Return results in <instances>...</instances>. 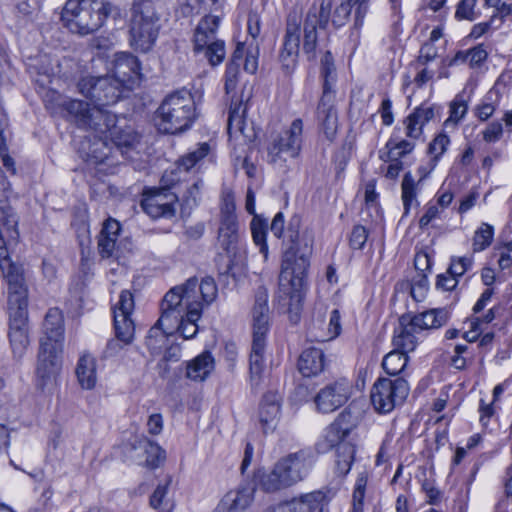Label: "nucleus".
<instances>
[{
  "mask_svg": "<svg viewBox=\"0 0 512 512\" xmlns=\"http://www.w3.org/2000/svg\"><path fill=\"white\" fill-rule=\"evenodd\" d=\"M62 106L79 127L94 130L98 137L108 139L114 131L116 116L99 106L91 108L88 103L81 100L65 101Z\"/></svg>",
  "mask_w": 512,
  "mask_h": 512,
  "instance_id": "11",
  "label": "nucleus"
},
{
  "mask_svg": "<svg viewBox=\"0 0 512 512\" xmlns=\"http://www.w3.org/2000/svg\"><path fill=\"white\" fill-rule=\"evenodd\" d=\"M483 139L487 143H494L501 139L503 135V126L499 121L491 122L482 132Z\"/></svg>",
  "mask_w": 512,
  "mask_h": 512,
  "instance_id": "56",
  "label": "nucleus"
},
{
  "mask_svg": "<svg viewBox=\"0 0 512 512\" xmlns=\"http://www.w3.org/2000/svg\"><path fill=\"white\" fill-rule=\"evenodd\" d=\"M0 252V269L8 284V340L13 358L20 361L30 345L28 290L21 266Z\"/></svg>",
  "mask_w": 512,
  "mask_h": 512,
  "instance_id": "4",
  "label": "nucleus"
},
{
  "mask_svg": "<svg viewBox=\"0 0 512 512\" xmlns=\"http://www.w3.org/2000/svg\"><path fill=\"white\" fill-rule=\"evenodd\" d=\"M409 390V384L404 377L379 378L371 389V403L379 414L390 413L404 403Z\"/></svg>",
  "mask_w": 512,
  "mask_h": 512,
  "instance_id": "13",
  "label": "nucleus"
},
{
  "mask_svg": "<svg viewBox=\"0 0 512 512\" xmlns=\"http://www.w3.org/2000/svg\"><path fill=\"white\" fill-rule=\"evenodd\" d=\"M210 146L207 143H202L199 147L181 157L178 161V168L180 170L189 171L197 163L209 154Z\"/></svg>",
  "mask_w": 512,
  "mask_h": 512,
  "instance_id": "42",
  "label": "nucleus"
},
{
  "mask_svg": "<svg viewBox=\"0 0 512 512\" xmlns=\"http://www.w3.org/2000/svg\"><path fill=\"white\" fill-rule=\"evenodd\" d=\"M315 462L311 449H301L281 457L269 472L259 478V484L265 492H277L290 488L303 481L310 473Z\"/></svg>",
  "mask_w": 512,
  "mask_h": 512,
  "instance_id": "5",
  "label": "nucleus"
},
{
  "mask_svg": "<svg viewBox=\"0 0 512 512\" xmlns=\"http://www.w3.org/2000/svg\"><path fill=\"white\" fill-rule=\"evenodd\" d=\"M367 482H368L367 472L359 473L357 476L356 482H355L354 490H353V495H352L353 500L364 501Z\"/></svg>",
  "mask_w": 512,
  "mask_h": 512,
  "instance_id": "58",
  "label": "nucleus"
},
{
  "mask_svg": "<svg viewBox=\"0 0 512 512\" xmlns=\"http://www.w3.org/2000/svg\"><path fill=\"white\" fill-rule=\"evenodd\" d=\"M494 236V229L487 223L482 225L475 231L473 237V251L480 252L490 246Z\"/></svg>",
  "mask_w": 512,
  "mask_h": 512,
  "instance_id": "45",
  "label": "nucleus"
},
{
  "mask_svg": "<svg viewBox=\"0 0 512 512\" xmlns=\"http://www.w3.org/2000/svg\"><path fill=\"white\" fill-rule=\"evenodd\" d=\"M368 238V231L362 225H356L353 227L349 243L352 249L360 250L364 247Z\"/></svg>",
  "mask_w": 512,
  "mask_h": 512,
  "instance_id": "52",
  "label": "nucleus"
},
{
  "mask_svg": "<svg viewBox=\"0 0 512 512\" xmlns=\"http://www.w3.org/2000/svg\"><path fill=\"white\" fill-rule=\"evenodd\" d=\"M113 130L108 139L118 150H121L122 154H124L122 149H131L139 142L138 135L131 127L121 128L116 125Z\"/></svg>",
  "mask_w": 512,
  "mask_h": 512,
  "instance_id": "38",
  "label": "nucleus"
},
{
  "mask_svg": "<svg viewBox=\"0 0 512 512\" xmlns=\"http://www.w3.org/2000/svg\"><path fill=\"white\" fill-rule=\"evenodd\" d=\"M300 35V23L296 16L290 15L287 19L283 45L279 54L281 67L286 74H291L297 65Z\"/></svg>",
  "mask_w": 512,
  "mask_h": 512,
  "instance_id": "20",
  "label": "nucleus"
},
{
  "mask_svg": "<svg viewBox=\"0 0 512 512\" xmlns=\"http://www.w3.org/2000/svg\"><path fill=\"white\" fill-rule=\"evenodd\" d=\"M141 206L145 213L152 218L171 217L175 213L174 206L171 205V203L159 204L157 199L149 198L147 196L142 200Z\"/></svg>",
  "mask_w": 512,
  "mask_h": 512,
  "instance_id": "41",
  "label": "nucleus"
},
{
  "mask_svg": "<svg viewBox=\"0 0 512 512\" xmlns=\"http://www.w3.org/2000/svg\"><path fill=\"white\" fill-rule=\"evenodd\" d=\"M356 453L355 444H345L340 446V450L336 452L335 471L339 476H346L351 470Z\"/></svg>",
  "mask_w": 512,
  "mask_h": 512,
  "instance_id": "40",
  "label": "nucleus"
},
{
  "mask_svg": "<svg viewBox=\"0 0 512 512\" xmlns=\"http://www.w3.org/2000/svg\"><path fill=\"white\" fill-rule=\"evenodd\" d=\"M402 190V201L405 209V213L407 214L410 210V207L413 201H416L417 197V183L415 182L412 174L407 172L402 180L401 184Z\"/></svg>",
  "mask_w": 512,
  "mask_h": 512,
  "instance_id": "44",
  "label": "nucleus"
},
{
  "mask_svg": "<svg viewBox=\"0 0 512 512\" xmlns=\"http://www.w3.org/2000/svg\"><path fill=\"white\" fill-rule=\"evenodd\" d=\"M357 426L356 418L347 411L342 412L325 430L323 441L318 443L321 452H327L333 448L336 452L340 446L355 444L356 435L354 430Z\"/></svg>",
  "mask_w": 512,
  "mask_h": 512,
  "instance_id": "18",
  "label": "nucleus"
},
{
  "mask_svg": "<svg viewBox=\"0 0 512 512\" xmlns=\"http://www.w3.org/2000/svg\"><path fill=\"white\" fill-rule=\"evenodd\" d=\"M131 449L140 451L137 455H145V463L147 466L155 468L165 459L164 450L155 442L149 440L147 437L135 436L130 441Z\"/></svg>",
  "mask_w": 512,
  "mask_h": 512,
  "instance_id": "30",
  "label": "nucleus"
},
{
  "mask_svg": "<svg viewBox=\"0 0 512 512\" xmlns=\"http://www.w3.org/2000/svg\"><path fill=\"white\" fill-rule=\"evenodd\" d=\"M300 226V217L293 216L282 237L286 249L279 275L280 291L289 297L290 308L294 306L296 309L303 299V291L307 284L312 247V238L307 233L300 234Z\"/></svg>",
  "mask_w": 512,
  "mask_h": 512,
  "instance_id": "3",
  "label": "nucleus"
},
{
  "mask_svg": "<svg viewBox=\"0 0 512 512\" xmlns=\"http://www.w3.org/2000/svg\"><path fill=\"white\" fill-rule=\"evenodd\" d=\"M300 226V217L293 216L282 237L286 249L279 275L280 291L289 297L290 308L294 306L296 309L303 299V291L307 284L312 247V238L307 233L300 234Z\"/></svg>",
  "mask_w": 512,
  "mask_h": 512,
  "instance_id": "2",
  "label": "nucleus"
},
{
  "mask_svg": "<svg viewBox=\"0 0 512 512\" xmlns=\"http://www.w3.org/2000/svg\"><path fill=\"white\" fill-rule=\"evenodd\" d=\"M214 369V358L203 352L187 364L186 376L194 381H203Z\"/></svg>",
  "mask_w": 512,
  "mask_h": 512,
  "instance_id": "36",
  "label": "nucleus"
},
{
  "mask_svg": "<svg viewBox=\"0 0 512 512\" xmlns=\"http://www.w3.org/2000/svg\"><path fill=\"white\" fill-rule=\"evenodd\" d=\"M217 242L230 259L228 269L231 264L241 260L244 250L240 245L239 224L235 214L234 197L231 193H226L222 197Z\"/></svg>",
  "mask_w": 512,
  "mask_h": 512,
  "instance_id": "9",
  "label": "nucleus"
},
{
  "mask_svg": "<svg viewBox=\"0 0 512 512\" xmlns=\"http://www.w3.org/2000/svg\"><path fill=\"white\" fill-rule=\"evenodd\" d=\"M441 212H442V210L439 208L438 205L429 204L425 213L422 215V217L419 220V227L421 229H423L424 227L429 225V223L431 221H433L434 219H436L440 216Z\"/></svg>",
  "mask_w": 512,
  "mask_h": 512,
  "instance_id": "61",
  "label": "nucleus"
},
{
  "mask_svg": "<svg viewBox=\"0 0 512 512\" xmlns=\"http://www.w3.org/2000/svg\"><path fill=\"white\" fill-rule=\"evenodd\" d=\"M414 147V143L407 140H402L397 143H394L392 140H389L386 144V148L388 149V157H394L398 159H401L405 155L411 153Z\"/></svg>",
  "mask_w": 512,
  "mask_h": 512,
  "instance_id": "49",
  "label": "nucleus"
},
{
  "mask_svg": "<svg viewBox=\"0 0 512 512\" xmlns=\"http://www.w3.org/2000/svg\"><path fill=\"white\" fill-rule=\"evenodd\" d=\"M217 294V285L212 277H205L200 283L196 277L189 278L165 294L159 323L172 333L178 331L184 339H191L198 332L197 321L203 307L214 302Z\"/></svg>",
  "mask_w": 512,
  "mask_h": 512,
  "instance_id": "1",
  "label": "nucleus"
},
{
  "mask_svg": "<svg viewBox=\"0 0 512 512\" xmlns=\"http://www.w3.org/2000/svg\"><path fill=\"white\" fill-rule=\"evenodd\" d=\"M219 22V17L207 15L201 19L194 34V50L203 51L213 66L220 64L226 53L224 42L216 39Z\"/></svg>",
  "mask_w": 512,
  "mask_h": 512,
  "instance_id": "16",
  "label": "nucleus"
},
{
  "mask_svg": "<svg viewBox=\"0 0 512 512\" xmlns=\"http://www.w3.org/2000/svg\"><path fill=\"white\" fill-rule=\"evenodd\" d=\"M196 118L193 96L186 90L168 95L156 112V125L159 131L178 134L189 129Z\"/></svg>",
  "mask_w": 512,
  "mask_h": 512,
  "instance_id": "7",
  "label": "nucleus"
},
{
  "mask_svg": "<svg viewBox=\"0 0 512 512\" xmlns=\"http://www.w3.org/2000/svg\"><path fill=\"white\" fill-rule=\"evenodd\" d=\"M360 0H347L342 2L333 12L331 22L334 27L339 28L346 24L351 14L352 9L355 10L360 7Z\"/></svg>",
  "mask_w": 512,
  "mask_h": 512,
  "instance_id": "43",
  "label": "nucleus"
},
{
  "mask_svg": "<svg viewBox=\"0 0 512 512\" xmlns=\"http://www.w3.org/2000/svg\"><path fill=\"white\" fill-rule=\"evenodd\" d=\"M327 503L325 492L321 490L312 491L295 497L289 501L280 503V512H313L324 509Z\"/></svg>",
  "mask_w": 512,
  "mask_h": 512,
  "instance_id": "26",
  "label": "nucleus"
},
{
  "mask_svg": "<svg viewBox=\"0 0 512 512\" xmlns=\"http://www.w3.org/2000/svg\"><path fill=\"white\" fill-rule=\"evenodd\" d=\"M256 486L253 481H244L221 499L213 512H243L254 500Z\"/></svg>",
  "mask_w": 512,
  "mask_h": 512,
  "instance_id": "22",
  "label": "nucleus"
},
{
  "mask_svg": "<svg viewBox=\"0 0 512 512\" xmlns=\"http://www.w3.org/2000/svg\"><path fill=\"white\" fill-rule=\"evenodd\" d=\"M181 357V348L177 344H172L165 347L162 362L164 363V370H168L167 363L171 361H178Z\"/></svg>",
  "mask_w": 512,
  "mask_h": 512,
  "instance_id": "62",
  "label": "nucleus"
},
{
  "mask_svg": "<svg viewBox=\"0 0 512 512\" xmlns=\"http://www.w3.org/2000/svg\"><path fill=\"white\" fill-rule=\"evenodd\" d=\"M332 0H321L320 7H311L303 26V52L308 60H314L317 47V28H326L331 14Z\"/></svg>",
  "mask_w": 512,
  "mask_h": 512,
  "instance_id": "19",
  "label": "nucleus"
},
{
  "mask_svg": "<svg viewBox=\"0 0 512 512\" xmlns=\"http://www.w3.org/2000/svg\"><path fill=\"white\" fill-rule=\"evenodd\" d=\"M332 100L331 93H323L317 108L321 130L330 142L335 139L338 131V115L332 105Z\"/></svg>",
  "mask_w": 512,
  "mask_h": 512,
  "instance_id": "27",
  "label": "nucleus"
},
{
  "mask_svg": "<svg viewBox=\"0 0 512 512\" xmlns=\"http://www.w3.org/2000/svg\"><path fill=\"white\" fill-rule=\"evenodd\" d=\"M468 107L461 97H456L450 105V117L447 121L459 122L467 113Z\"/></svg>",
  "mask_w": 512,
  "mask_h": 512,
  "instance_id": "53",
  "label": "nucleus"
},
{
  "mask_svg": "<svg viewBox=\"0 0 512 512\" xmlns=\"http://www.w3.org/2000/svg\"><path fill=\"white\" fill-rule=\"evenodd\" d=\"M406 136L411 139H418L423 132V127L411 114L404 121Z\"/></svg>",
  "mask_w": 512,
  "mask_h": 512,
  "instance_id": "59",
  "label": "nucleus"
},
{
  "mask_svg": "<svg viewBox=\"0 0 512 512\" xmlns=\"http://www.w3.org/2000/svg\"><path fill=\"white\" fill-rule=\"evenodd\" d=\"M43 333L44 336L40 341H47L51 345L60 344L63 345L64 339V326L63 316L58 308H51L45 315L43 322Z\"/></svg>",
  "mask_w": 512,
  "mask_h": 512,
  "instance_id": "31",
  "label": "nucleus"
},
{
  "mask_svg": "<svg viewBox=\"0 0 512 512\" xmlns=\"http://www.w3.org/2000/svg\"><path fill=\"white\" fill-rule=\"evenodd\" d=\"M351 385L347 380L335 381L322 388L315 397L317 409L330 413L344 405L350 396Z\"/></svg>",
  "mask_w": 512,
  "mask_h": 512,
  "instance_id": "21",
  "label": "nucleus"
},
{
  "mask_svg": "<svg viewBox=\"0 0 512 512\" xmlns=\"http://www.w3.org/2000/svg\"><path fill=\"white\" fill-rule=\"evenodd\" d=\"M449 143V137L446 134L441 133L429 144L428 152L433 156V160L435 162L445 153Z\"/></svg>",
  "mask_w": 512,
  "mask_h": 512,
  "instance_id": "50",
  "label": "nucleus"
},
{
  "mask_svg": "<svg viewBox=\"0 0 512 512\" xmlns=\"http://www.w3.org/2000/svg\"><path fill=\"white\" fill-rule=\"evenodd\" d=\"M251 232L254 243L259 246L260 252L267 258L266 224L257 218H253L251 222Z\"/></svg>",
  "mask_w": 512,
  "mask_h": 512,
  "instance_id": "46",
  "label": "nucleus"
},
{
  "mask_svg": "<svg viewBox=\"0 0 512 512\" xmlns=\"http://www.w3.org/2000/svg\"><path fill=\"white\" fill-rule=\"evenodd\" d=\"M115 7L104 0H68L61 20L72 33L88 35L98 30L109 16L115 17Z\"/></svg>",
  "mask_w": 512,
  "mask_h": 512,
  "instance_id": "6",
  "label": "nucleus"
},
{
  "mask_svg": "<svg viewBox=\"0 0 512 512\" xmlns=\"http://www.w3.org/2000/svg\"><path fill=\"white\" fill-rule=\"evenodd\" d=\"M163 429V418L161 414L155 413L149 416L147 430L151 435H158Z\"/></svg>",
  "mask_w": 512,
  "mask_h": 512,
  "instance_id": "64",
  "label": "nucleus"
},
{
  "mask_svg": "<svg viewBox=\"0 0 512 512\" xmlns=\"http://www.w3.org/2000/svg\"><path fill=\"white\" fill-rule=\"evenodd\" d=\"M458 280L451 275L441 274L437 277L436 287L444 291H451L457 286Z\"/></svg>",
  "mask_w": 512,
  "mask_h": 512,
  "instance_id": "63",
  "label": "nucleus"
},
{
  "mask_svg": "<svg viewBox=\"0 0 512 512\" xmlns=\"http://www.w3.org/2000/svg\"><path fill=\"white\" fill-rule=\"evenodd\" d=\"M134 310L133 295L129 291H122L119 301L114 308V329L116 339H111L106 345V357H114L124 346L130 345L134 340L135 325L130 318Z\"/></svg>",
  "mask_w": 512,
  "mask_h": 512,
  "instance_id": "12",
  "label": "nucleus"
},
{
  "mask_svg": "<svg viewBox=\"0 0 512 512\" xmlns=\"http://www.w3.org/2000/svg\"><path fill=\"white\" fill-rule=\"evenodd\" d=\"M169 482L165 484H159L154 490L153 494L150 497V506L153 509H160L162 506H166L167 503H164V498L167 494Z\"/></svg>",
  "mask_w": 512,
  "mask_h": 512,
  "instance_id": "57",
  "label": "nucleus"
},
{
  "mask_svg": "<svg viewBox=\"0 0 512 512\" xmlns=\"http://www.w3.org/2000/svg\"><path fill=\"white\" fill-rule=\"evenodd\" d=\"M422 332L412 324L409 314L399 318V326L394 331L393 345L404 353L413 352L418 345Z\"/></svg>",
  "mask_w": 512,
  "mask_h": 512,
  "instance_id": "25",
  "label": "nucleus"
},
{
  "mask_svg": "<svg viewBox=\"0 0 512 512\" xmlns=\"http://www.w3.org/2000/svg\"><path fill=\"white\" fill-rule=\"evenodd\" d=\"M63 345H51L47 341H40L37 356L36 377L37 385L42 389L52 387L62 369Z\"/></svg>",
  "mask_w": 512,
  "mask_h": 512,
  "instance_id": "17",
  "label": "nucleus"
},
{
  "mask_svg": "<svg viewBox=\"0 0 512 512\" xmlns=\"http://www.w3.org/2000/svg\"><path fill=\"white\" fill-rule=\"evenodd\" d=\"M113 73L112 77L121 83L123 90L132 89L140 76V63L137 57L127 52L116 54Z\"/></svg>",
  "mask_w": 512,
  "mask_h": 512,
  "instance_id": "23",
  "label": "nucleus"
},
{
  "mask_svg": "<svg viewBox=\"0 0 512 512\" xmlns=\"http://www.w3.org/2000/svg\"><path fill=\"white\" fill-rule=\"evenodd\" d=\"M172 334V331H169L164 324H160L158 319L145 338V346L152 356H158L163 352L168 344V336Z\"/></svg>",
  "mask_w": 512,
  "mask_h": 512,
  "instance_id": "35",
  "label": "nucleus"
},
{
  "mask_svg": "<svg viewBox=\"0 0 512 512\" xmlns=\"http://www.w3.org/2000/svg\"><path fill=\"white\" fill-rule=\"evenodd\" d=\"M268 297L265 292L256 295L252 308L253 339L250 354L251 378H260L264 369L265 338L269 330Z\"/></svg>",
  "mask_w": 512,
  "mask_h": 512,
  "instance_id": "10",
  "label": "nucleus"
},
{
  "mask_svg": "<svg viewBox=\"0 0 512 512\" xmlns=\"http://www.w3.org/2000/svg\"><path fill=\"white\" fill-rule=\"evenodd\" d=\"M120 229V223L115 219L109 218L104 222L98 236V252L102 258L118 256L116 242Z\"/></svg>",
  "mask_w": 512,
  "mask_h": 512,
  "instance_id": "28",
  "label": "nucleus"
},
{
  "mask_svg": "<svg viewBox=\"0 0 512 512\" xmlns=\"http://www.w3.org/2000/svg\"><path fill=\"white\" fill-rule=\"evenodd\" d=\"M409 319L421 332L437 329L446 324L448 313L445 309H431L415 315L409 314Z\"/></svg>",
  "mask_w": 512,
  "mask_h": 512,
  "instance_id": "34",
  "label": "nucleus"
},
{
  "mask_svg": "<svg viewBox=\"0 0 512 512\" xmlns=\"http://www.w3.org/2000/svg\"><path fill=\"white\" fill-rule=\"evenodd\" d=\"M239 63H229L225 73V90L227 93L232 92L237 85L239 76Z\"/></svg>",
  "mask_w": 512,
  "mask_h": 512,
  "instance_id": "55",
  "label": "nucleus"
},
{
  "mask_svg": "<svg viewBox=\"0 0 512 512\" xmlns=\"http://www.w3.org/2000/svg\"><path fill=\"white\" fill-rule=\"evenodd\" d=\"M78 91L94 102V106H108L118 102L123 88L118 80L111 75L83 76L77 83Z\"/></svg>",
  "mask_w": 512,
  "mask_h": 512,
  "instance_id": "15",
  "label": "nucleus"
},
{
  "mask_svg": "<svg viewBox=\"0 0 512 512\" xmlns=\"http://www.w3.org/2000/svg\"><path fill=\"white\" fill-rule=\"evenodd\" d=\"M104 137H99L98 140H95L87 153L88 160L92 161L95 164L103 163L108 159L109 156V148L107 147V141Z\"/></svg>",
  "mask_w": 512,
  "mask_h": 512,
  "instance_id": "47",
  "label": "nucleus"
},
{
  "mask_svg": "<svg viewBox=\"0 0 512 512\" xmlns=\"http://www.w3.org/2000/svg\"><path fill=\"white\" fill-rule=\"evenodd\" d=\"M75 374L81 388L93 389L97 382L96 359L88 353H83L77 362Z\"/></svg>",
  "mask_w": 512,
  "mask_h": 512,
  "instance_id": "32",
  "label": "nucleus"
},
{
  "mask_svg": "<svg viewBox=\"0 0 512 512\" xmlns=\"http://www.w3.org/2000/svg\"><path fill=\"white\" fill-rule=\"evenodd\" d=\"M303 122L295 119L288 130L275 137L268 148V161L285 170L286 162L296 158L301 150Z\"/></svg>",
  "mask_w": 512,
  "mask_h": 512,
  "instance_id": "14",
  "label": "nucleus"
},
{
  "mask_svg": "<svg viewBox=\"0 0 512 512\" xmlns=\"http://www.w3.org/2000/svg\"><path fill=\"white\" fill-rule=\"evenodd\" d=\"M245 113L246 106L241 101L234 102L232 100L229 116H228V133L232 136L233 134L240 133L245 138H250L245 133Z\"/></svg>",
  "mask_w": 512,
  "mask_h": 512,
  "instance_id": "37",
  "label": "nucleus"
},
{
  "mask_svg": "<svg viewBox=\"0 0 512 512\" xmlns=\"http://www.w3.org/2000/svg\"><path fill=\"white\" fill-rule=\"evenodd\" d=\"M159 21L154 0H138L134 3L129 42L135 51L146 53L153 48L160 30Z\"/></svg>",
  "mask_w": 512,
  "mask_h": 512,
  "instance_id": "8",
  "label": "nucleus"
},
{
  "mask_svg": "<svg viewBox=\"0 0 512 512\" xmlns=\"http://www.w3.org/2000/svg\"><path fill=\"white\" fill-rule=\"evenodd\" d=\"M487 56V51L481 45L469 49L470 67H479L484 61H486Z\"/></svg>",
  "mask_w": 512,
  "mask_h": 512,
  "instance_id": "60",
  "label": "nucleus"
},
{
  "mask_svg": "<svg viewBox=\"0 0 512 512\" xmlns=\"http://www.w3.org/2000/svg\"><path fill=\"white\" fill-rule=\"evenodd\" d=\"M299 372L304 377H311L319 374L324 369V354L317 348L304 350L298 361Z\"/></svg>",
  "mask_w": 512,
  "mask_h": 512,
  "instance_id": "33",
  "label": "nucleus"
},
{
  "mask_svg": "<svg viewBox=\"0 0 512 512\" xmlns=\"http://www.w3.org/2000/svg\"><path fill=\"white\" fill-rule=\"evenodd\" d=\"M334 62L333 57L329 51L321 58V75L324 79L323 93H331V81H334Z\"/></svg>",
  "mask_w": 512,
  "mask_h": 512,
  "instance_id": "48",
  "label": "nucleus"
},
{
  "mask_svg": "<svg viewBox=\"0 0 512 512\" xmlns=\"http://www.w3.org/2000/svg\"><path fill=\"white\" fill-rule=\"evenodd\" d=\"M437 110L433 105L423 104L417 107L411 115L420 123L422 127L436 117Z\"/></svg>",
  "mask_w": 512,
  "mask_h": 512,
  "instance_id": "51",
  "label": "nucleus"
},
{
  "mask_svg": "<svg viewBox=\"0 0 512 512\" xmlns=\"http://www.w3.org/2000/svg\"><path fill=\"white\" fill-rule=\"evenodd\" d=\"M280 400V395L275 392H268L263 396L259 419L265 432L276 427L280 416Z\"/></svg>",
  "mask_w": 512,
  "mask_h": 512,
  "instance_id": "29",
  "label": "nucleus"
},
{
  "mask_svg": "<svg viewBox=\"0 0 512 512\" xmlns=\"http://www.w3.org/2000/svg\"><path fill=\"white\" fill-rule=\"evenodd\" d=\"M309 336L312 341L326 342L335 339L341 333V316L337 309L329 314V322L326 324L325 317L320 312L312 321L309 327Z\"/></svg>",
  "mask_w": 512,
  "mask_h": 512,
  "instance_id": "24",
  "label": "nucleus"
},
{
  "mask_svg": "<svg viewBox=\"0 0 512 512\" xmlns=\"http://www.w3.org/2000/svg\"><path fill=\"white\" fill-rule=\"evenodd\" d=\"M408 359L407 353L394 349L385 355L382 367L388 375L397 376L404 371Z\"/></svg>",
  "mask_w": 512,
  "mask_h": 512,
  "instance_id": "39",
  "label": "nucleus"
},
{
  "mask_svg": "<svg viewBox=\"0 0 512 512\" xmlns=\"http://www.w3.org/2000/svg\"><path fill=\"white\" fill-rule=\"evenodd\" d=\"M477 0H461L456 9V17L459 19L474 20L475 13L474 8Z\"/></svg>",
  "mask_w": 512,
  "mask_h": 512,
  "instance_id": "54",
  "label": "nucleus"
}]
</instances>
